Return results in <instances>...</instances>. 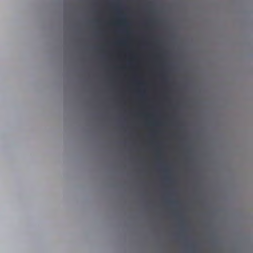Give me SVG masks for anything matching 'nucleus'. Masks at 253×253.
Instances as JSON below:
<instances>
[{
	"label": "nucleus",
	"mask_w": 253,
	"mask_h": 253,
	"mask_svg": "<svg viewBox=\"0 0 253 253\" xmlns=\"http://www.w3.org/2000/svg\"><path fill=\"white\" fill-rule=\"evenodd\" d=\"M148 23L150 25H152L154 23V21L153 20H151L149 21Z\"/></svg>",
	"instance_id": "obj_1"
},
{
	"label": "nucleus",
	"mask_w": 253,
	"mask_h": 253,
	"mask_svg": "<svg viewBox=\"0 0 253 253\" xmlns=\"http://www.w3.org/2000/svg\"><path fill=\"white\" fill-rule=\"evenodd\" d=\"M173 203L175 204H177L178 203V202L177 201H174Z\"/></svg>",
	"instance_id": "obj_2"
}]
</instances>
